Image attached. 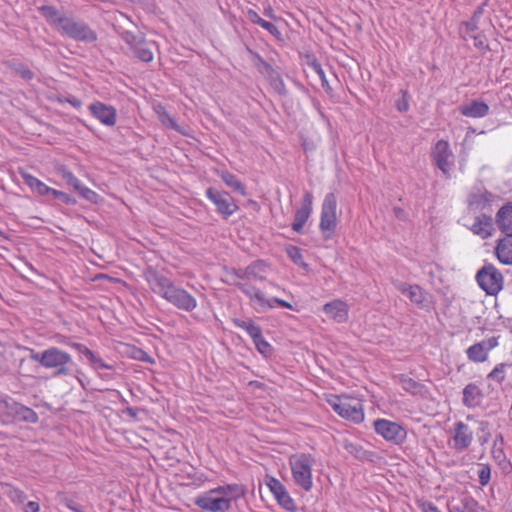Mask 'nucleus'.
<instances>
[{
	"label": "nucleus",
	"instance_id": "1",
	"mask_svg": "<svg viewBox=\"0 0 512 512\" xmlns=\"http://www.w3.org/2000/svg\"><path fill=\"white\" fill-rule=\"evenodd\" d=\"M246 489L240 484H227L198 495L194 503L209 512H227L234 501L242 498Z\"/></svg>",
	"mask_w": 512,
	"mask_h": 512
},
{
	"label": "nucleus",
	"instance_id": "2",
	"mask_svg": "<svg viewBox=\"0 0 512 512\" xmlns=\"http://www.w3.org/2000/svg\"><path fill=\"white\" fill-rule=\"evenodd\" d=\"M152 291L176 308L191 312L197 307L196 299L183 288L175 286L168 278L155 272L146 275Z\"/></svg>",
	"mask_w": 512,
	"mask_h": 512
},
{
	"label": "nucleus",
	"instance_id": "3",
	"mask_svg": "<svg viewBox=\"0 0 512 512\" xmlns=\"http://www.w3.org/2000/svg\"><path fill=\"white\" fill-rule=\"evenodd\" d=\"M315 462V458L309 453H297L291 455L289 458L293 481L305 492L312 490V468Z\"/></svg>",
	"mask_w": 512,
	"mask_h": 512
},
{
	"label": "nucleus",
	"instance_id": "4",
	"mask_svg": "<svg viewBox=\"0 0 512 512\" xmlns=\"http://www.w3.org/2000/svg\"><path fill=\"white\" fill-rule=\"evenodd\" d=\"M326 401L340 417L356 424L364 420L360 399L348 395H328Z\"/></svg>",
	"mask_w": 512,
	"mask_h": 512
},
{
	"label": "nucleus",
	"instance_id": "5",
	"mask_svg": "<svg viewBox=\"0 0 512 512\" xmlns=\"http://www.w3.org/2000/svg\"><path fill=\"white\" fill-rule=\"evenodd\" d=\"M30 358L44 368L56 369V376L69 374L68 365L72 363L71 355L57 347H49L42 352L32 351Z\"/></svg>",
	"mask_w": 512,
	"mask_h": 512
},
{
	"label": "nucleus",
	"instance_id": "6",
	"mask_svg": "<svg viewBox=\"0 0 512 512\" xmlns=\"http://www.w3.org/2000/svg\"><path fill=\"white\" fill-rule=\"evenodd\" d=\"M338 223L337 199L334 193H328L321 205L319 222V229L325 240H329L335 235Z\"/></svg>",
	"mask_w": 512,
	"mask_h": 512
},
{
	"label": "nucleus",
	"instance_id": "7",
	"mask_svg": "<svg viewBox=\"0 0 512 512\" xmlns=\"http://www.w3.org/2000/svg\"><path fill=\"white\" fill-rule=\"evenodd\" d=\"M238 288L249 298L251 306L258 310L273 309L275 304L287 309H293L291 303L277 297L267 298L264 293L249 282H240Z\"/></svg>",
	"mask_w": 512,
	"mask_h": 512
},
{
	"label": "nucleus",
	"instance_id": "8",
	"mask_svg": "<svg viewBox=\"0 0 512 512\" xmlns=\"http://www.w3.org/2000/svg\"><path fill=\"white\" fill-rule=\"evenodd\" d=\"M478 285L489 295H496L503 287V276L492 264L484 265L476 274Z\"/></svg>",
	"mask_w": 512,
	"mask_h": 512
},
{
	"label": "nucleus",
	"instance_id": "9",
	"mask_svg": "<svg viewBox=\"0 0 512 512\" xmlns=\"http://www.w3.org/2000/svg\"><path fill=\"white\" fill-rule=\"evenodd\" d=\"M373 426L378 435L394 444L403 443L407 437L406 430L400 424L388 419H377Z\"/></svg>",
	"mask_w": 512,
	"mask_h": 512
},
{
	"label": "nucleus",
	"instance_id": "10",
	"mask_svg": "<svg viewBox=\"0 0 512 512\" xmlns=\"http://www.w3.org/2000/svg\"><path fill=\"white\" fill-rule=\"evenodd\" d=\"M121 38L127 45H129L138 59L143 62H151L153 60V43L145 41L142 36L135 35L130 31L122 32Z\"/></svg>",
	"mask_w": 512,
	"mask_h": 512
},
{
	"label": "nucleus",
	"instance_id": "11",
	"mask_svg": "<svg viewBox=\"0 0 512 512\" xmlns=\"http://www.w3.org/2000/svg\"><path fill=\"white\" fill-rule=\"evenodd\" d=\"M2 415L11 416L16 420L29 423H36L38 421L37 414L31 408L21 405L10 398L0 400V417Z\"/></svg>",
	"mask_w": 512,
	"mask_h": 512
},
{
	"label": "nucleus",
	"instance_id": "12",
	"mask_svg": "<svg viewBox=\"0 0 512 512\" xmlns=\"http://www.w3.org/2000/svg\"><path fill=\"white\" fill-rule=\"evenodd\" d=\"M58 31L77 41L93 42L96 40V34L86 24L71 18L62 20Z\"/></svg>",
	"mask_w": 512,
	"mask_h": 512
},
{
	"label": "nucleus",
	"instance_id": "13",
	"mask_svg": "<svg viewBox=\"0 0 512 512\" xmlns=\"http://www.w3.org/2000/svg\"><path fill=\"white\" fill-rule=\"evenodd\" d=\"M473 431L465 423L458 421L454 423L450 430V438L448 444L450 448L462 452L469 448L473 441Z\"/></svg>",
	"mask_w": 512,
	"mask_h": 512
},
{
	"label": "nucleus",
	"instance_id": "14",
	"mask_svg": "<svg viewBox=\"0 0 512 512\" xmlns=\"http://www.w3.org/2000/svg\"><path fill=\"white\" fill-rule=\"evenodd\" d=\"M432 156L436 166L444 175L450 177L455 161L449 143L445 140H439L433 148Z\"/></svg>",
	"mask_w": 512,
	"mask_h": 512
},
{
	"label": "nucleus",
	"instance_id": "15",
	"mask_svg": "<svg viewBox=\"0 0 512 512\" xmlns=\"http://www.w3.org/2000/svg\"><path fill=\"white\" fill-rule=\"evenodd\" d=\"M206 196L216 206L217 212L226 219L238 210V205L227 192L208 188Z\"/></svg>",
	"mask_w": 512,
	"mask_h": 512
},
{
	"label": "nucleus",
	"instance_id": "16",
	"mask_svg": "<svg viewBox=\"0 0 512 512\" xmlns=\"http://www.w3.org/2000/svg\"><path fill=\"white\" fill-rule=\"evenodd\" d=\"M266 486L273 494L277 503L289 512L296 511L297 507L295 501L290 496L286 487L282 484V482L274 477H267L265 480Z\"/></svg>",
	"mask_w": 512,
	"mask_h": 512
},
{
	"label": "nucleus",
	"instance_id": "17",
	"mask_svg": "<svg viewBox=\"0 0 512 512\" xmlns=\"http://www.w3.org/2000/svg\"><path fill=\"white\" fill-rule=\"evenodd\" d=\"M498 346L497 338L491 337L470 346L466 353L469 360L481 363L487 360L489 352Z\"/></svg>",
	"mask_w": 512,
	"mask_h": 512
},
{
	"label": "nucleus",
	"instance_id": "18",
	"mask_svg": "<svg viewBox=\"0 0 512 512\" xmlns=\"http://www.w3.org/2000/svg\"><path fill=\"white\" fill-rule=\"evenodd\" d=\"M91 114L106 126H113L116 123V110L114 107L102 102H95L89 106Z\"/></svg>",
	"mask_w": 512,
	"mask_h": 512
},
{
	"label": "nucleus",
	"instance_id": "19",
	"mask_svg": "<svg viewBox=\"0 0 512 512\" xmlns=\"http://www.w3.org/2000/svg\"><path fill=\"white\" fill-rule=\"evenodd\" d=\"M324 313L337 323H344L348 320L349 307L346 302L336 299L323 306Z\"/></svg>",
	"mask_w": 512,
	"mask_h": 512
},
{
	"label": "nucleus",
	"instance_id": "20",
	"mask_svg": "<svg viewBox=\"0 0 512 512\" xmlns=\"http://www.w3.org/2000/svg\"><path fill=\"white\" fill-rule=\"evenodd\" d=\"M395 288L403 295L407 296L411 302L419 307H424L426 294L418 285H410L402 281H394Z\"/></svg>",
	"mask_w": 512,
	"mask_h": 512
},
{
	"label": "nucleus",
	"instance_id": "21",
	"mask_svg": "<svg viewBox=\"0 0 512 512\" xmlns=\"http://www.w3.org/2000/svg\"><path fill=\"white\" fill-rule=\"evenodd\" d=\"M468 228L475 234L486 239L492 236L494 231V224L491 216L481 214L473 219L471 224H467Z\"/></svg>",
	"mask_w": 512,
	"mask_h": 512
},
{
	"label": "nucleus",
	"instance_id": "22",
	"mask_svg": "<svg viewBox=\"0 0 512 512\" xmlns=\"http://www.w3.org/2000/svg\"><path fill=\"white\" fill-rule=\"evenodd\" d=\"M459 111L463 116L470 118H482L489 112V106L480 100H473L459 107Z\"/></svg>",
	"mask_w": 512,
	"mask_h": 512
},
{
	"label": "nucleus",
	"instance_id": "23",
	"mask_svg": "<svg viewBox=\"0 0 512 512\" xmlns=\"http://www.w3.org/2000/svg\"><path fill=\"white\" fill-rule=\"evenodd\" d=\"M495 255L500 263L512 265V236L506 235L498 240L495 248Z\"/></svg>",
	"mask_w": 512,
	"mask_h": 512
},
{
	"label": "nucleus",
	"instance_id": "24",
	"mask_svg": "<svg viewBox=\"0 0 512 512\" xmlns=\"http://www.w3.org/2000/svg\"><path fill=\"white\" fill-rule=\"evenodd\" d=\"M496 223L503 233L512 236V205L508 204L499 209Z\"/></svg>",
	"mask_w": 512,
	"mask_h": 512
},
{
	"label": "nucleus",
	"instance_id": "25",
	"mask_svg": "<svg viewBox=\"0 0 512 512\" xmlns=\"http://www.w3.org/2000/svg\"><path fill=\"white\" fill-rule=\"evenodd\" d=\"M482 398V392L476 384L470 383L463 390V404L468 408L479 406Z\"/></svg>",
	"mask_w": 512,
	"mask_h": 512
},
{
	"label": "nucleus",
	"instance_id": "26",
	"mask_svg": "<svg viewBox=\"0 0 512 512\" xmlns=\"http://www.w3.org/2000/svg\"><path fill=\"white\" fill-rule=\"evenodd\" d=\"M269 272V265L264 261H256L249 265L245 270V277L247 280H259L263 281L266 279Z\"/></svg>",
	"mask_w": 512,
	"mask_h": 512
},
{
	"label": "nucleus",
	"instance_id": "27",
	"mask_svg": "<svg viewBox=\"0 0 512 512\" xmlns=\"http://www.w3.org/2000/svg\"><path fill=\"white\" fill-rule=\"evenodd\" d=\"M490 202V194L487 191L478 190L468 196V208L471 211L483 210Z\"/></svg>",
	"mask_w": 512,
	"mask_h": 512
},
{
	"label": "nucleus",
	"instance_id": "28",
	"mask_svg": "<svg viewBox=\"0 0 512 512\" xmlns=\"http://www.w3.org/2000/svg\"><path fill=\"white\" fill-rule=\"evenodd\" d=\"M219 175L228 187H230L231 189H233L235 192L239 193L242 196L246 195L245 186L236 175L228 171H221Z\"/></svg>",
	"mask_w": 512,
	"mask_h": 512
},
{
	"label": "nucleus",
	"instance_id": "29",
	"mask_svg": "<svg viewBox=\"0 0 512 512\" xmlns=\"http://www.w3.org/2000/svg\"><path fill=\"white\" fill-rule=\"evenodd\" d=\"M23 179L26 185H28L35 193L41 196L49 195L51 188L38 178L30 174H24Z\"/></svg>",
	"mask_w": 512,
	"mask_h": 512
},
{
	"label": "nucleus",
	"instance_id": "30",
	"mask_svg": "<svg viewBox=\"0 0 512 512\" xmlns=\"http://www.w3.org/2000/svg\"><path fill=\"white\" fill-rule=\"evenodd\" d=\"M233 323L238 328L245 330L253 340L262 334L261 328L252 320L233 319Z\"/></svg>",
	"mask_w": 512,
	"mask_h": 512
},
{
	"label": "nucleus",
	"instance_id": "31",
	"mask_svg": "<svg viewBox=\"0 0 512 512\" xmlns=\"http://www.w3.org/2000/svg\"><path fill=\"white\" fill-rule=\"evenodd\" d=\"M39 10L47 21L55 25L57 30H59L61 27V21L65 20V17H61L58 11L52 6H41Z\"/></svg>",
	"mask_w": 512,
	"mask_h": 512
},
{
	"label": "nucleus",
	"instance_id": "32",
	"mask_svg": "<svg viewBox=\"0 0 512 512\" xmlns=\"http://www.w3.org/2000/svg\"><path fill=\"white\" fill-rule=\"evenodd\" d=\"M310 215L311 213L306 210L297 209L294 216V221L292 223V229L297 233L302 232L303 227L309 219Z\"/></svg>",
	"mask_w": 512,
	"mask_h": 512
},
{
	"label": "nucleus",
	"instance_id": "33",
	"mask_svg": "<svg viewBox=\"0 0 512 512\" xmlns=\"http://www.w3.org/2000/svg\"><path fill=\"white\" fill-rule=\"evenodd\" d=\"M59 174L75 191H77L82 184V182L71 171L65 168L59 169Z\"/></svg>",
	"mask_w": 512,
	"mask_h": 512
},
{
	"label": "nucleus",
	"instance_id": "34",
	"mask_svg": "<svg viewBox=\"0 0 512 512\" xmlns=\"http://www.w3.org/2000/svg\"><path fill=\"white\" fill-rule=\"evenodd\" d=\"M400 384L403 390L411 394H417L421 391V385L412 378L401 377Z\"/></svg>",
	"mask_w": 512,
	"mask_h": 512
},
{
	"label": "nucleus",
	"instance_id": "35",
	"mask_svg": "<svg viewBox=\"0 0 512 512\" xmlns=\"http://www.w3.org/2000/svg\"><path fill=\"white\" fill-rule=\"evenodd\" d=\"M256 349L264 357H268L272 354V346L263 338L262 334L253 340Z\"/></svg>",
	"mask_w": 512,
	"mask_h": 512
},
{
	"label": "nucleus",
	"instance_id": "36",
	"mask_svg": "<svg viewBox=\"0 0 512 512\" xmlns=\"http://www.w3.org/2000/svg\"><path fill=\"white\" fill-rule=\"evenodd\" d=\"M5 494L11 501L17 504L23 503L24 500L26 499V496L23 491L9 485H7L5 488Z\"/></svg>",
	"mask_w": 512,
	"mask_h": 512
},
{
	"label": "nucleus",
	"instance_id": "37",
	"mask_svg": "<svg viewBox=\"0 0 512 512\" xmlns=\"http://www.w3.org/2000/svg\"><path fill=\"white\" fill-rule=\"evenodd\" d=\"M286 252L289 256V258L298 266L305 267L306 264L303 260V256L301 253V250L296 246H288L286 248Z\"/></svg>",
	"mask_w": 512,
	"mask_h": 512
},
{
	"label": "nucleus",
	"instance_id": "38",
	"mask_svg": "<svg viewBox=\"0 0 512 512\" xmlns=\"http://www.w3.org/2000/svg\"><path fill=\"white\" fill-rule=\"evenodd\" d=\"M76 192L82 198H84L85 200H87L91 203H98V201L100 199L99 195L96 192H94L93 190H91L90 188L85 186L83 183L81 184V186L78 188V190Z\"/></svg>",
	"mask_w": 512,
	"mask_h": 512
},
{
	"label": "nucleus",
	"instance_id": "39",
	"mask_svg": "<svg viewBox=\"0 0 512 512\" xmlns=\"http://www.w3.org/2000/svg\"><path fill=\"white\" fill-rule=\"evenodd\" d=\"M157 113L159 120L164 126L179 130L175 120L162 107H158Z\"/></svg>",
	"mask_w": 512,
	"mask_h": 512
},
{
	"label": "nucleus",
	"instance_id": "40",
	"mask_svg": "<svg viewBox=\"0 0 512 512\" xmlns=\"http://www.w3.org/2000/svg\"><path fill=\"white\" fill-rule=\"evenodd\" d=\"M90 362L91 367L98 373L102 369H108L112 370L113 366L110 364H107L104 362V360L96 355L95 353L92 355V357L88 360Z\"/></svg>",
	"mask_w": 512,
	"mask_h": 512
},
{
	"label": "nucleus",
	"instance_id": "41",
	"mask_svg": "<svg viewBox=\"0 0 512 512\" xmlns=\"http://www.w3.org/2000/svg\"><path fill=\"white\" fill-rule=\"evenodd\" d=\"M478 30V23L476 21L470 20L463 24V28L461 29V33L463 34L464 38L467 39L470 38L474 34H476V31Z\"/></svg>",
	"mask_w": 512,
	"mask_h": 512
},
{
	"label": "nucleus",
	"instance_id": "42",
	"mask_svg": "<svg viewBox=\"0 0 512 512\" xmlns=\"http://www.w3.org/2000/svg\"><path fill=\"white\" fill-rule=\"evenodd\" d=\"M49 195H52L54 198L62 201L65 204H74L75 200L67 193L51 188L49 191Z\"/></svg>",
	"mask_w": 512,
	"mask_h": 512
},
{
	"label": "nucleus",
	"instance_id": "43",
	"mask_svg": "<svg viewBox=\"0 0 512 512\" xmlns=\"http://www.w3.org/2000/svg\"><path fill=\"white\" fill-rule=\"evenodd\" d=\"M312 207H313V195L311 192L307 191V192H305L301 206L298 209L306 210V211L312 213Z\"/></svg>",
	"mask_w": 512,
	"mask_h": 512
},
{
	"label": "nucleus",
	"instance_id": "44",
	"mask_svg": "<svg viewBox=\"0 0 512 512\" xmlns=\"http://www.w3.org/2000/svg\"><path fill=\"white\" fill-rule=\"evenodd\" d=\"M505 365L499 364L497 365L489 374L488 377L494 380H497L498 382H501L504 379V371Z\"/></svg>",
	"mask_w": 512,
	"mask_h": 512
},
{
	"label": "nucleus",
	"instance_id": "45",
	"mask_svg": "<svg viewBox=\"0 0 512 512\" xmlns=\"http://www.w3.org/2000/svg\"><path fill=\"white\" fill-rule=\"evenodd\" d=\"M490 477H491V471H490L489 466L482 465L481 469L479 471V482L481 483V485H483V486L487 485L490 480Z\"/></svg>",
	"mask_w": 512,
	"mask_h": 512
},
{
	"label": "nucleus",
	"instance_id": "46",
	"mask_svg": "<svg viewBox=\"0 0 512 512\" xmlns=\"http://www.w3.org/2000/svg\"><path fill=\"white\" fill-rule=\"evenodd\" d=\"M73 347L79 352L81 353L82 355H84L88 360L92 357V355L94 354L93 351H91L88 347H86L85 345L83 344H80V343H75L73 344Z\"/></svg>",
	"mask_w": 512,
	"mask_h": 512
},
{
	"label": "nucleus",
	"instance_id": "47",
	"mask_svg": "<svg viewBox=\"0 0 512 512\" xmlns=\"http://www.w3.org/2000/svg\"><path fill=\"white\" fill-rule=\"evenodd\" d=\"M259 26H261L263 29H265L266 31H268L272 35L279 34V31H278L277 27L274 24H272L271 22H268V21H266L264 19L261 20Z\"/></svg>",
	"mask_w": 512,
	"mask_h": 512
},
{
	"label": "nucleus",
	"instance_id": "48",
	"mask_svg": "<svg viewBox=\"0 0 512 512\" xmlns=\"http://www.w3.org/2000/svg\"><path fill=\"white\" fill-rule=\"evenodd\" d=\"M419 509L421 512H441L433 503L431 502H421L419 504Z\"/></svg>",
	"mask_w": 512,
	"mask_h": 512
},
{
	"label": "nucleus",
	"instance_id": "49",
	"mask_svg": "<svg viewBox=\"0 0 512 512\" xmlns=\"http://www.w3.org/2000/svg\"><path fill=\"white\" fill-rule=\"evenodd\" d=\"M246 14H247L248 19L252 23L257 24V25L260 24L262 18L259 16V14L256 11L249 9Z\"/></svg>",
	"mask_w": 512,
	"mask_h": 512
},
{
	"label": "nucleus",
	"instance_id": "50",
	"mask_svg": "<svg viewBox=\"0 0 512 512\" xmlns=\"http://www.w3.org/2000/svg\"><path fill=\"white\" fill-rule=\"evenodd\" d=\"M489 2H490V0H485L483 2V4L481 6H479L478 9L474 12L471 20L476 21L478 23L481 15L483 14V7L488 5Z\"/></svg>",
	"mask_w": 512,
	"mask_h": 512
},
{
	"label": "nucleus",
	"instance_id": "51",
	"mask_svg": "<svg viewBox=\"0 0 512 512\" xmlns=\"http://www.w3.org/2000/svg\"><path fill=\"white\" fill-rule=\"evenodd\" d=\"M489 2H490V0H485L483 2V4L481 6H479L478 9L474 12L471 20L476 21L478 23L481 15L483 14V7L488 5Z\"/></svg>",
	"mask_w": 512,
	"mask_h": 512
},
{
	"label": "nucleus",
	"instance_id": "52",
	"mask_svg": "<svg viewBox=\"0 0 512 512\" xmlns=\"http://www.w3.org/2000/svg\"><path fill=\"white\" fill-rule=\"evenodd\" d=\"M39 510H40V505L38 502H35V501L28 502L24 507L25 512H39Z\"/></svg>",
	"mask_w": 512,
	"mask_h": 512
},
{
	"label": "nucleus",
	"instance_id": "53",
	"mask_svg": "<svg viewBox=\"0 0 512 512\" xmlns=\"http://www.w3.org/2000/svg\"><path fill=\"white\" fill-rule=\"evenodd\" d=\"M470 38H473L474 39V45L476 47H479V48H482L485 46V39L483 36H481L480 34H474L473 36H471Z\"/></svg>",
	"mask_w": 512,
	"mask_h": 512
},
{
	"label": "nucleus",
	"instance_id": "54",
	"mask_svg": "<svg viewBox=\"0 0 512 512\" xmlns=\"http://www.w3.org/2000/svg\"><path fill=\"white\" fill-rule=\"evenodd\" d=\"M64 101L69 103L71 106H73L76 109H79L82 106L81 101L79 99H77L76 97H68Z\"/></svg>",
	"mask_w": 512,
	"mask_h": 512
},
{
	"label": "nucleus",
	"instance_id": "55",
	"mask_svg": "<svg viewBox=\"0 0 512 512\" xmlns=\"http://www.w3.org/2000/svg\"><path fill=\"white\" fill-rule=\"evenodd\" d=\"M396 107L399 111L405 112L409 108L408 101L406 99H403L402 101H399L397 103Z\"/></svg>",
	"mask_w": 512,
	"mask_h": 512
},
{
	"label": "nucleus",
	"instance_id": "56",
	"mask_svg": "<svg viewBox=\"0 0 512 512\" xmlns=\"http://www.w3.org/2000/svg\"><path fill=\"white\" fill-rule=\"evenodd\" d=\"M311 68L314 70V72L317 75L323 74V72H324V70L322 69L321 65L318 62H316V61H313L311 63Z\"/></svg>",
	"mask_w": 512,
	"mask_h": 512
},
{
	"label": "nucleus",
	"instance_id": "57",
	"mask_svg": "<svg viewBox=\"0 0 512 512\" xmlns=\"http://www.w3.org/2000/svg\"><path fill=\"white\" fill-rule=\"evenodd\" d=\"M318 77H319V79L321 80V83H322L323 88H325V89H326V88H328V87H329V85H328V81H327V79H326L325 72H323V74L318 75Z\"/></svg>",
	"mask_w": 512,
	"mask_h": 512
},
{
	"label": "nucleus",
	"instance_id": "58",
	"mask_svg": "<svg viewBox=\"0 0 512 512\" xmlns=\"http://www.w3.org/2000/svg\"><path fill=\"white\" fill-rule=\"evenodd\" d=\"M98 375H99L102 379H104V380H110V379H112V378H113V377H112V374H110V373H102L101 371H100V372H98Z\"/></svg>",
	"mask_w": 512,
	"mask_h": 512
},
{
	"label": "nucleus",
	"instance_id": "59",
	"mask_svg": "<svg viewBox=\"0 0 512 512\" xmlns=\"http://www.w3.org/2000/svg\"><path fill=\"white\" fill-rule=\"evenodd\" d=\"M23 77L26 78V79H31L33 77L32 72L29 71V70H25L23 72Z\"/></svg>",
	"mask_w": 512,
	"mask_h": 512
},
{
	"label": "nucleus",
	"instance_id": "60",
	"mask_svg": "<svg viewBox=\"0 0 512 512\" xmlns=\"http://www.w3.org/2000/svg\"><path fill=\"white\" fill-rule=\"evenodd\" d=\"M480 426H481V430H482V431H485V430L488 428V423H487V422L482 421V422L480 423Z\"/></svg>",
	"mask_w": 512,
	"mask_h": 512
},
{
	"label": "nucleus",
	"instance_id": "61",
	"mask_svg": "<svg viewBox=\"0 0 512 512\" xmlns=\"http://www.w3.org/2000/svg\"><path fill=\"white\" fill-rule=\"evenodd\" d=\"M479 440L481 441V443H485V442H487L488 439L486 437L485 438L480 437Z\"/></svg>",
	"mask_w": 512,
	"mask_h": 512
}]
</instances>
